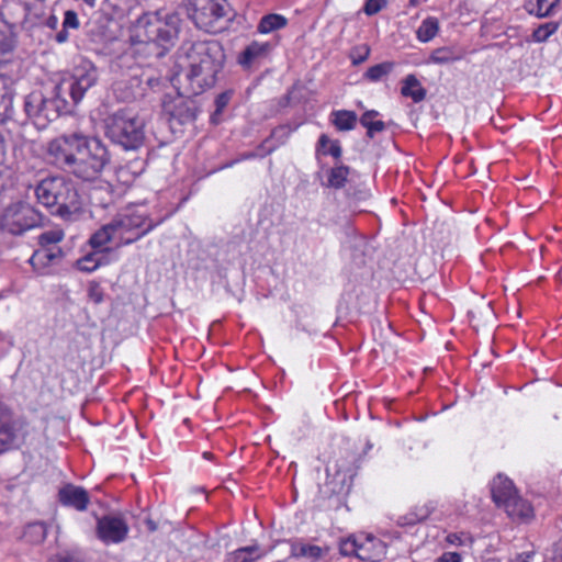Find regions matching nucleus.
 <instances>
[{
  "label": "nucleus",
  "instance_id": "f257e3e1",
  "mask_svg": "<svg viewBox=\"0 0 562 562\" xmlns=\"http://www.w3.org/2000/svg\"><path fill=\"white\" fill-rule=\"evenodd\" d=\"M50 161L82 181H93L111 162L108 146L95 136L82 133L63 134L48 143Z\"/></svg>",
  "mask_w": 562,
  "mask_h": 562
},
{
  "label": "nucleus",
  "instance_id": "f03ea898",
  "mask_svg": "<svg viewBox=\"0 0 562 562\" xmlns=\"http://www.w3.org/2000/svg\"><path fill=\"white\" fill-rule=\"evenodd\" d=\"M181 26L177 12L144 11L132 24L131 42L148 48L157 58L166 56L176 45Z\"/></svg>",
  "mask_w": 562,
  "mask_h": 562
},
{
  "label": "nucleus",
  "instance_id": "7ed1b4c3",
  "mask_svg": "<svg viewBox=\"0 0 562 562\" xmlns=\"http://www.w3.org/2000/svg\"><path fill=\"white\" fill-rule=\"evenodd\" d=\"M187 61V93L199 95L212 89L225 64V52L217 41H199L182 47Z\"/></svg>",
  "mask_w": 562,
  "mask_h": 562
},
{
  "label": "nucleus",
  "instance_id": "20e7f679",
  "mask_svg": "<svg viewBox=\"0 0 562 562\" xmlns=\"http://www.w3.org/2000/svg\"><path fill=\"white\" fill-rule=\"evenodd\" d=\"M104 134L124 150H138L145 143V122L131 110L122 109L104 119Z\"/></svg>",
  "mask_w": 562,
  "mask_h": 562
},
{
  "label": "nucleus",
  "instance_id": "39448f33",
  "mask_svg": "<svg viewBox=\"0 0 562 562\" xmlns=\"http://www.w3.org/2000/svg\"><path fill=\"white\" fill-rule=\"evenodd\" d=\"M186 7L189 19L207 33L223 32L233 18L227 0H188Z\"/></svg>",
  "mask_w": 562,
  "mask_h": 562
},
{
  "label": "nucleus",
  "instance_id": "423d86ee",
  "mask_svg": "<svg viewBox=\"0 0 562 562\" xmlns=\"http://www.w3.org/2000/svg\"><path fill=\"white\" fill-rule=\"evenodd\" d=\"M340 552L344 555H356L363 561L378 562L385 557L386 546L373 535L357 533L341 540Z\"/></svg>",
  "mask_w": 562,
  "mask_h": 562
},
{
  "label": "nucleus",
  "instance_id": "0eeeda50",
  "mask_svg": "<svg viewBox=\"0 0 562 562\" xmlns=\"http://www.w3.org/2000/svg\"><path fill=\"white\" fill-rule=\"evenodd\" d=\"M117 237L126 244L139 239L150 232L157 224L138 212H123L110 221Z\"/></svg>",
  "mask_w": 562,
  "mask_h": 562
},
{
  "label": "nucleus",
  "instance_id": "6e6552de",
  "mask_svg": "<svg viewBox=\"0 0 562 562\" xmlns=\"http://www.w3.org/2000/svg\"><path fill=\"white\" fill-rule=\"evenodd\" d=\"M97 67L89 60L76 66L70 76L61 79V92L70 93L74 101H81L85 94L98 82Z\"/></svg>",
  "mask_w": 562,
  "mask_h": 562
},
{
  "label": "nucleus",
  "instance_id": "1a4fd4ad",
  "mask_svg": "<svg viewBox=\"0 0 562 562\" xmlns=\"http://www.w3.org/2000/svg\"><path fill=\"white\" fill-rule=\"evenodd\" d=\"M190 95L191 94L188 93L187 98L178 95L164 100L162 112L172 130L186 124H191L195 121L199 109L196 102L191 99Z\"/></svg>",
  "mask_w": 562,
  "mask_h": 562
},
{
  "label": "nucleus",
  "instance_id": "9d476101",
  "mask_svg": "<svg viewBox=\"0 0 562 562\" xmlns=\"http://www.w3.org/2000/svg\"><path fill=\"white\" fill-rule=\"evenodd\" d=\"M25 435V423L15 418L8 407L0 405V453L18 447Z\"/></svg>",
  "mask_w": 562,
  "mask_h": 562
},
{
  "label": "nucleus",
  "instance_id": "9b49d317",
  "mask_svg": "<svg viewBox=\"0 0 562 562\" xmlns=\"http://www.w3.org/2000/svg\"><path fill=\"white\" fill-rule=\"evenodd\" d=\"M57 194L55 195L56 202L52 207V214L59 215L63 218H68L72 214L79 213L81 210V201L77 189L70 181L60 179Z\"/></svg>",
  "mask_w": 562,
  "mask_h": 562
},
{
  "label": "nucleus",
  "instance_id": "f8f14e48",
  "mask_svg": "<svg viewBox=\"0 0 562 562\" xmlns=\"http://www.w3.org/2000/svg\"><path fill=\"white\" fill-rule=\"evenodd\" d=\"M128 525L121 516L109 515L98 519L97 536L105 544L120 543L128 533Z\"/></svg>",
  "mask_w": 562,
  "mask_h": 562
},
{
  "label": "nucleus",
  "instance_id": "ddd939ff",
  "mask_svg": "<svg viewBox=\"0 0 562 562\" xmlns=\"http://www.w3.org/2000/svg\"><path fill=\"white\" fill-rule=\"evenodd\" d=\"M374 347L372 352L376 358H382L384 361H391L397 353V345L400 342L398 335L392 329L390 324H378L373 328Z\"/></svg>",
  "mask_w": 562,
  "mask_h": 562
},
{
  "label": "nucleus",
  "instance_id": "4468645a",
  "mask_svg": "<svg viewBox=\"0 0 562 562\" xmlns=\"http://www.w3.org/2000/svg\"><path fill=\"white\" fill-rule=\"evenodd\" d=\"M36 214L27 206L7 210L2 227L13 235H20L36 225Z\"/></svg>",
  "mask_w": 562,
  "mask_h": 562
},
{
  "label": "nucleus",
  "instance_id": "2eb2a0df",
  "mask_svg": "<svg viewBox=\"0 0 562 562\" xmlns=\"http://www.w3.org/2000/svg\"><path fill=\"white\" fill-rule=\"evenodd\" d=\"M24 111L26 116L38 128H45L48 124L45 116V95L42 92L34 91L24 99Z\"/></svg>",
  "mask_w": 562,
  "mask_h": 562
},
{
  "label": "nucleus",
  "instance_id": "dca6fc26",
  "mask_svg": "<svg viewBox=\"0 0 562 562\" xmlns=\"http://www.w3.org/2000/svg\"><path fill=\"white\" fill-rule=\"evenodd\" d=\"M506 514L516 521L527 522L533 517V508L518 494L501 505Z\"/></svg>",
  "mask_w": 562,
  "mask_h": 562
},
{
  "label": "nucleus",
  "instance_id": "f3484780",
  "mask_svg": "<svg viewBox=\"0 0 562 562\" xmlns=\"http://www.w3.org/2000/svg\"><path fill=\"white\" fill-rule=\"evenodd\" d=\"M59 499L64 505L74 507L80 512L86 510L90 501L85 488L71 484L64 486L59 491Z\"/></svg>",
  "mask_w": 562,
  "mask_h": 562
},
{
  "label": "nucleus",
  "instance_id": "a211bd4d",
  "mask_svg": "<svg viewBox=\"0 0 562 562\" xmlns=\"http://www.w3.org/2000/svg\"><path fill=\"white\" fill-rule=\"evenodd\" d=\"M63 256L64 252L60 247H40L34 251L29 261L36 271L43 273L45 268L49 267L50 265L58 263Z\"/></svg>",
  "mask_w": 562,
  "mask_h": 562
},
{
  "label": "nucleus",
  "instance_id": "6ab92c4d",
  "mask_svg": "<svg viewBox=\"0 0 562 562\" xmlns=\"http://www.w3.org/2000/svg\"><path fill=\"white\" fill-rule=\"evenodd\" d=\"M492 496L499 507L505 502L517 495V491L513 482L505 475L498 474L492 482Z\"/></svg>",
  "mask_w": 562,
  "mask_h": 562
},
{
  "label": "nucleus",
  "instance_id": "aec40b11",
  "mask_svg": "<svg viewBox=\"0 0 562 562\" xmlns=\"http://www.w3.org/2000/svg\"><path fill=\"white\" fill-rule=\"evenodd\" d=\"M61 178H46L43 179L35 188V194L41 204L52 209L57 194L58 186Z\"/></svg>",
  "mask_w": 562,
  "mask_h": 562
},
{
  "label": "nucleus",
  "instance_id": "412c9836",
  "mask_svg": "<svg viewBox=\"0 0 562 562\" xmlns=\"http://www.w3.org/2000/svg\"><path fill=\"white\" fill-rule=\"evenodd\" d=\"M263 555L265 551L258 544H252L229 552L225 562H255Z\"/></svg>",
  "mask_w": 562,
  "mask_h": 562
},
{
  "label": "nucleus",
  "instance_id": "4be33fe9",
  "mask_svg": "<svg viewBox=\"0 0 562 562\" xmlns=\"http://www.w3.org/2000/svg\"><path fill=\"white\" fill-rule=\"evenodd\" d=\"M324 550L315 544H310L305 542H294L291 546V557L293 558H304L308 562H316L323 557Z\"/></svg>",
  "mask_w": 562,
  "mask_h": 562
},
{
  "label": "nucleus",
  "instance_id": "5701e85b",
  "mask_svg": "<svg viewBox=\"0 0 562 562\" xmlns=\"http://www.w3.org/2000/svg\"><path fill=\"white\" fill-rule=\"evenodd\" d=\"M288 25V19L284 15L277 13H269L263 15L257 26L260 34H269L274 31L281 30Z\"/></svg>",
  "mask_w": 562,
  "mask_h": 562
},
{
  "label": "nucleus",
  "instance_id": "b1692460",
  "mask_svg": "<svg viewBox=\"0 0 562 562\" xmlns=\"http://www.w3.org/2000/svg\"><path fill=\"white\" fill-rule=\"evenodd\" d=\"M401 93L409 97L414 102H420L426 98V89L422 87L415 75H408L403 80Z\"/></svg>",
  "mask_w": 562,
  "mask_h": 562
},
{
  "label": "nucleus",
  "instance_id": "393cba45",
  "mask_svg": "<svg viewBox=\"0 0 562 562\" xmlns=\"http://www.w3.org/2000/svg\"><path fill=\"white\" fill-rule=\"evenodd\" d=\"M90 199L93 203L101 207H108L114 202V190L109 182L100 183L94 187L90 193Z\"/></svg>",
  "mask_w": 562,
  "mask_h": 562
},
{
  "label": "nucleus",
  "instance_id": "a878e982",
  "mask_svg": "<svg viewBox=\"0 0 562 562\" xmlns=\"http://www.w3.org/2000/svg\"><path fill=\"white\" fill-rule=\"evenodd\" d=\"M272 48L270 43H250L241 53L239 63L243 65H250L255 59L266 56Z\"/></svg>",
  "mask_w": 562,
  "mask_h": 562
},
{
  "label": "nucleus",
  "instance_id": "bb28decb",
  "mask_svg": "<svg viewBox=\"0 0 562 562\" xmlns=\"http://www.w3.org/2000/svg\"><path fill=\"white\" fill-rule=\"evenodd\" d=\"M333 124L339 131H350L356 126L357 114L353 111L339 110L331 113Z\"/></svg>",
  "mask_w": 562,
  "mask_h": 562
},
{
  "label": "nucleus",
  "instance_id": "cd10ccee",
  "mask_svg": "<svg viewBox=\"0 0 562 562\" xmlns=\"http://www.w3.org/2000/svg\"><path fill=\"white\" fill-rule=\"evenodd\" d=\"M116 237L117 235L109 222L90 237L89 243L93 249H99Z\"/></svg>",
  "mask_w": 562,
  "mask_h": 562
},
{
  "label": "nucleus",
  "instance_id": "c85d7f7f",
  "mask_svg": "<svg viewBox=\"0 0 562 562\" xmlns=\"http://www.w3.org/2000/svg\"><path fill=\"white\" fill-rule=\"evenodd\" d=\"M79 26L78 14L72 10H67L64 14L63 29L56 34V41L60 44L67 42L69 37L68 30H78Z\"/></svg>",
  "mask_w": 562,
  "mask_h": 562
},
{
  "label": "nucleus",
  "instance_id": "c756f323",
  "mask_svg": "<svg viewBox=\"0 0 562 562\" xmlns=\"http://www.w3.org/2000/svg\"><path fill=\"white\" fill-rule=\"evenodd\" d=\"M350 173V168L344 165L333 167L328 172L327 187L334 189L342 188Z\"/></svg>",
  "mask_w": 562,
  "mask_h": 562
},
{
  "label": "nucleus",
  "instance_id": "7c9ffc66",
  "mask_svg": "<svg viewBox=\"0 0 562 562\" xmlns=\"http://www.w3.org/2000/svg\"><path fill=\"white\" fill-rule=\"evenodd\" d=\"M60 114H68L66 103L61 100H56L55 97H45V116L47 122L55 121Z\"/></svg>",
  "mask_w": 562,
  "mask_h": 562
},
{
  "label": "nucleus",
  "instance_id": "2f4dec72",
  "mask_svg": "<svg viewBox=\"0 0 562 562\" xmlns=\"http://www.w3.org/2000/svg\"><path fill=\"white\" fill-rule=\"evenodd\" d=\"M15 40L8 23L0 16V54H7L13 50Z\"/></svg>",
  "mask_w": 562,
  "mask_h": 562
},
{
  "label": "nucleus",
  "instance_id": "473e14b6",
  "mask_svg": "<svg viewBox=\"0 0 562 562\" xmlns=\"http://www.w3.org/2000/svg\"><path fill=\"white\" fill-rule=\"evenodd\" d=\"M438 30V20L435 18H428L424 20L422 25L418 27L417 37L422 42H429L436 36Z\"/></svg>",
  "mask_w": 562,
  "mask_h": 562
},
{
  "label": "nucleus",
  "instance_id": "72a5a7b5",
  "mask_svg": "<svg viewBox=\"0 0 562 562\" xmlns=\"http://www.w3.org/2000/svg\"><path fill=\"white\" fill-rule=\"evenodd\" d=\"M46 533V527L43 522H33L26 527L23 537L27 542L40 543L44 541Z\"/></svg>",
  "mask_w": 562,
  "mask_h": 562
},
{
  "label": "nucleus",
  "instance_id": "f704fd0d",
  "mask_svg": "<svg viewBox=\"0 0 562 562\" xmlns=\"http://www.w3.org/2000/svg\"><path fill=\"white\" fill-rule=\"evenodd\" d=\"M102 252L92 251L78 259L76 265L77 268L85 272L94 271L101 263Z\"/></svg>",
  "mask_w": 562,
  "mask_h": 562
},
{
  "label": "nucleus",
  "instance_id": "c9c22d12",
  "mask_svg": "<svg viewBox=\"0 0 562 562\" xmlns=\"http://www.w3.org/2000/svg\"><path fill=\"white\" fill-rule=\"evenodd\" d=\"M327 475L333 476L340 485H345L352 477V470L350 467L339 465L337 462L327 467Z\"/></svg>",
  "mask_w": 562,
  "mask_h": 562
},
{
  "label": "nucleus",
  "instance_id": "e433bc0d",
  "mask_svg": "<svg viewBox=\"0 0 562 562\" xmlns=\"http://www.w3.org/2000/svg\"><path fill=\"white\" fill-rule=\"evenodd\" d=\"M13 115V95L7 89L0 91V120L12 119Z\"/></svg>",
  "mask_w": 562,
  "mask_h": 562
},
{
  "label": "nucleus",
  "instance_id": "4c0bfd02",
  "mask_svg": "<svg viewBox=\"0 0 562 562\" xmlns=\"http://www.w3.org/2000/svg\"><path fill=\"white\" fill-rule=\"evenodd\" d=\"M394 65L395 64L393 61H384L374 65L367 70L364 77L371 81H378L382 77L389 75L393 70Z\"/></svg>",
  "mask_w": 562,
  "mask_h": 562
},
{
  "label": "nucleus",
  "instance_id": "58836bf2",
  "mask_svg": "<svg viewBox=\"0 0 562 562\" xmlns=\"http://www.w3.org/2000/svg\"><path fill=\"white\" fill-rule=\"evenodd\" d=\"M233 93H234L233 90H226V91L220 93L215 98V111L211 115L212 123L217 124L220 122L218 117L222 114V112L224 111V109L227 106V104L229 103V101L233 97Z\"/></svg>",
  "mask_w": 562,
  "mask_h": 562
},
{
  "label": "nucleus",
  "instance_id": "ea45409f",
  "mask_svg": "<svg viewBox=\"0 0 562 562\" xmlns=\"http://www.w3.org/2000/svg\"><path fill=\"white\" fill-rule=\"evenodd\" d=\"M346 194L349 200V205L355 209H358L359 203L366 201L370 196L369 190L352 186L347 189Z\"/></svg>",
  "mask_w": 562,
  "mask_h": 562
},
{
  "label": "nucleus",
  "instance_id": "a19ab883",
  "mask_svg": "<svg viewBox=\"0 0 562 562\" xmlns=\"http://www.w3.org/2000/svg\"><path fill=\"white\" fill-rule=\"evenodd\" d=\"M64 238L61 231H47L38 236L41 248L58 247L57 244Z\"/></svg>",
  "mask_w": 562,
  "mask_h": 562
},
{
  "label": "nucleus",
  "instance_id": "79ce46f5",
  "mask_svg": "<svg viewBox=\"0 0 562 562\" xmlns=\"http://www.w3.org/2000/svg\"><path fill=\"white\" fill-rule=\"evenodd\" d=\"M430 59L436 64H448L458 60L459 56L449 47H440L431 53Z\"/></svg>",
  "mask_w": 562,
  "mask_h": 562
},
{
  "label": "nucleus",
  "instance_id": "37998d69",
  "mask_svg": "<svg viewBox=\"0 0 562 562\" xmlns=\"http://www.w3.org/2000/svg\"><path fill=\"white\" fill-rule=\"evenodd\" d=\"M61 80L54 87L52 94L55 97L56 100H61L66 103L67 113H71L76 105L79 103V101H74V99L70 97V93H64L61 92Z\"/></svg>",
  "mask_w": 562,
  "mask_h": 562
},
{
  "label": "nucleus",
  "instance_id": "c03bdc74",
  "mask_svg": "<svg viewBox=\"0 0 562 562\" xmlns=\"http://www.w3.org/2000/svg\"><path fill=\"white\" fill-rule=\"evenodd\" d=\"M435 509V504L432 502H427L422 505L416 506L414 517L409 519V522L414 524L417 521H423L427 519L430 514Z\"/></svg>",
  "mask_w": 562,
  "mask_h": 562
},
{
  "label": "nucleus",
  "instance_id": "a18cd8bd",
  "mask_svg": "<svg viewBox=\"0 0 562 562\" xmlns=\"http://www.w3.org/2000/svg\"><path fill=\"white\" fill-rule=\"evenodd\" d=\"M370 55V47L368 45H361L359 47H355L351 52V58L353 65H359L368 59Z\"/></svg>",
  "mask_w": 562,
  "mask_h": 562
},
{
  "label": "nucleus",
  "instance_id": "49530a36",
  "mask_svg": "<svg viewBox=\"0 0 562 562\" xmlns=\"http://www.w3.org/2000/svg\"><path fill=\"white\" fill-rule=\"evenodd\" d=\"M88 295L95 304H100L103 301V291L98 282L92 281L89 283Z\"/></svg>",
  "mask_w": 562,
  "mask_h": 562
},
{
  "label": "nucleus",
  "instance_id": "de8ad7c7",
  "mask_svg": "<svg viewBox=\"0 0 562 562\" xmlns=\"http://www.w3.org/2000/svg\"><path fill=\"white\" fill-rule=\"evenodd\" d=\"M386 0H367L363 11L368 15L376 14L385 7Z\"/></svg>",
  "mask_w": 562,
  "mask_h": 562
},
{
  "label": "nucleus",
  "instance_id": "09e8293b",
  "mask_svg": "<svg viewBox=\"0 0 562 562\" xmlns=\"http://www.w3.org/2000/svg\"><path fill=\"white\" fill-rule=\"evenodd\" d=\"M367 128V136L373 138L375 133L385 130V123L382 121H371L368 125H363Z\"/></svg>",
  "mask_w": 562,
  "mask_h": 562
},
{
  "label": "nucleus",
  "instance_id": "8fccbe9b",
  "mask_svg": "<svg viewBox=\"0 0 562 562\" xmlns=\"http://www.w3.org/2000/svg\"><path fill=\"white\" fill-rule=\"evenodd\" d=\"M559 0H538V9L541 15H549Z\"/></svg>",
  "mask_w": 562,
  "mask_h": 562
},
{
  "label": "nucleus",
  "instance_id": "3c124183",
  "mask_svg": "<svg viewBox=\"0 0 562 562\" xmlns=\"http://www.w3.org/2000/svg\"><path fill=\"white\" fill-rule=\"evenodd\" d=\"M324 155H331L334 158L339 159L342 154L341 146L338 140H333L328 150L323 151Z\"/></svg>",
  "mask_w": 562,
  "mask_h": 562
},
{
  "label": "nucleus",
  "instance_id": "603ef678",
  "mask_svg": "<svg viewBox=\"0 0 562 562\" xmlns=\"http://www.w3.org/2000/svg\"><path fill=\"white\" fill-rule=\"evenodd\" d=\"M461 555L457 552H445L436 562H461Z\"/></svg>",
  "mask_w": 562,
  "mask_h": 562
},
{
  "label": "nucleus",
  "instance_id": "864d4df0",
  "mask_svg": "<svg viewBox=\"0 0 562 562\" xmlns=\"http://www.w3.org/2000/svg\"><path fill=\"white\" fill-rule=\"evenodd\" d=\"M550 33L548 26H540L533 32V37L538 42L546 41Z\"/></svg>",
  "mask_w": 562,
  "mask_h": 562
},
{
  "label": "nucleus",
  "instance_id": "5fc2aeb1",
  "mask_svg": "<svg viewBox=\"0 0 562 562\" xmlns=\"http://www.w3.org/2000/svg\"><path fill=\"white\" fill-rule=\"evenodd\" d=\"M379 115V112L375 111V110H369V111H366L361 117H360V124L363 126V125H368L369 122L372 121L373 117L378 116Z\"/></svg>",
  "mask_w": 562,
  "mask_h": 562
},
{
  "label": "nucleus",
  "instance_id": "6e6d98bb",
  "mask_svg": "<svg viewBox=\"0 0 562 562\" xmlns=\"http://www.w3.org/2000/svg\"><path fill=\"white\" fill-rule=\"evenodd\" d=\"M328 144H331V140L326 134H322L318 139V151L324 149Z\"/></svg>",
  "mask_w": 562,
  "mask_h": 562
},
{
  "label": "nucleus",
  "instance_id": "4d7b16f0",
  "mask_svg": "<svg viewBox=\"0 0 562 562\" xmlns=\"http://www.w3.org/2000/svg\"><path fill=\"white\" fill-rule=\"evenodd\" d=\"M553 559L557 562H562V542L555 546Z\"/></svg>",
  "mask_w": 562,
  "mask_h": 562
},
{
  "label": "nucleus",
  "instance_id": "13d9d810",
  "mask_svg": "<svg viewBox=\"0 0 562 562\" xmlns=\"http://www.w3.org/2000/svg\"><path fill=\"white\" fill-rule=\"evenodd\" d=\"M57 23H58V20H57V18H56V16H54V15L49 16V18L47 19V22H46L47 26H49V27H52V29H55V27H56V25H57Z\"/></svg>",
  "mask_w": 562,
  "mask_h": 562
},
{
  "label": "nucleus",
  "instance_id": "bf43d9fd",
  "mask_svg": "<svg viewBox=\"0 0 562 562\" xmlns=\"http://www.w3.org/2000/svg\"><path fill=\"white\" fill-rule=\"evenodd\" d=\"M159 82H160V80H159L158 78H154V77H151V78H148V79H147V85H148L149 87H151V88H154V87L158 86V85H159Z\"/></svg>",
  "mask_w": 562,
  "mask_h": 562
},
{
  "label": "nucleus",
  "instance_id": "052dcab7",
  "mask_svg": "<svg viewBox=\"0 0 562 562\" xmlns=\"http://www.w3.org/2000/svg\"><path fill=\"white\" fill-rule=\"evenodd\" d=\"M457 540H459V538L456 536V535H450L448 536V541L452 544H456L457 543Z\"/></svg>",
  "mask_w": 562,
  "mask_h": 562
},
{
  "label": "nucleus",
  "instance_id": "680f3d73",
  "mask_svg": "<svg viewBox=\"0 0 562 562\" xmlns=\"http://www.w3.org/2000/svg\"><path fill=\"white\" fill-rule=\"evenodd\" d=\"M86 4L93 7L95 3V0H82Z\"/></svg>",
  "mask_w": 562,
  "mask_h": 562
},
{
  "label": "nucleus",
  "instance_id": "e2e57ef3",
  "mask_svg": "<svg viewBox=\"0 0 562 562\" xmlns=\"http://www.w3.org/2000/svg\"><path fill=\"white\" fill-rule=\"evenodd\" d=\"M148 526H149L150 530L156 529V526L150 520H148Z\"/></svg>",
  "mask_w": 562,
  "mask_h": 562
},
{
  "label": "nucleus",
  "instance_id": "0e129e2a",
  "mask_svg": "<svg viewBox=\"0 0 562 562\" xmlns=\"http://www.w3.org/2000/svg\"><path fill=\"white\" fill-rule=\"evenodd\" d=\"M409 3H411L412 5H416L417 0H409Z\"/></svg>",
  "mask_w": 562,
  "mask_h": 562
},
{
  "label": "nucleus",
  "instance_id": "69168bd1",
  "mask_svg": "<svg viewBox=\"0 0 562 562\" xmlns=\"http://www.w3.org/2000/svg\"><path fill=\"white\" fill-rule=\"evenodd\" d=\"M558 386H561V387H562V383H558Z\"/></svg>",
  "mask_w": 562,
  "mask_h": 562
}]
</instances>
